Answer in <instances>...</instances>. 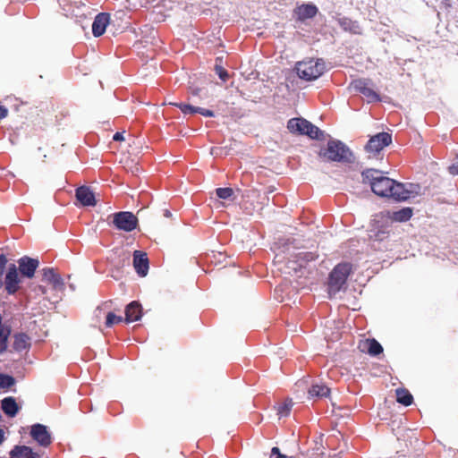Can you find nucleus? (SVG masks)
I'll return each mask as SVG.
<instances>
[{
	"label": "nucleus",
	"mask_w": 458,
	"mask_h": 458,
	"mask_svg": "<svg viewBox=\"0 0 458 458\" xmlns=\"http://www.w3.org/2000/svg\"><path fill=\"white\" fill-rule=\"evenodd\" d=\"M451 174H458V157L454 160L453 164L448 167Z\"/></svg>",
	"instance_id": "nucleus-35"
},
{
	"label": "nucleus",
	"mask_w": 458,
	"mask_h": 458,
	"mask_svg": "<svg viewBox=\"0 0 458 458\" xmlns=\"http://www.w3.org/2000/svg\"><path fill=\"white\" fill-rule=\"evenodd\" d=\"M364 183H369L372 191L379 197L392 198L398 201L406 200L411 197L421 194V188L418 184H403L385 176L383 172L376 169H368L362 173Z\"/></svg>",
	"instance_id": "nucleus-1"
},
{
	"label": "nucleus",
	"mask_w": 458,
	"mask_h": 458,
	"mask_svg": "<svg viewBox=\"0 0 458 458\" xmlns=\"http://www.w3.org/2000/svg\"><path fill=\"white\" fill-rule=\"evenodd\" d=\"M137 223L138 219L131 212H118L114 216V224L120 230L131 232L136 228Z\"/></svg>",
	"instance_id": "nucleus-7"
},
{
	"label": "nucleus",
	"mask_w": 458,
	"mask_h": 458,
	"mask_svg": "<svg viewBox=\"0 0 458 458\" xmlns=\"http://www.w3.org/2000/svg\"><path fill=\"white\" fill-rule=\"evenodd\" d=\"M270 458H288L287 455L282 454L279 451V448L273 447L271 451Z\"/></svg>",
	"instance_id": "nucleus-36"
},
{
	"label": "nucleus",
	"mask_w": 458,
	"mask_h": 458,
	"mask_svg": "<svg viewBox=\"0 0 458 458\" xmlns=\"http://www.w3.org/2000/svg\"><path fill=\"white\" fill-rule=\"evenodd\" d=\"M351 89L361 93L368 98L369 102L378 101V94L370 88V81L369 80H356L351 83Z\"/></svg>",
	"instance_id": "nucleus-9"
},
{
	"label": "nucleus",
	"mask_w": 458,
	"mask_h": 458,
	"mask_svg": "<svg viewBox=\"0 0 458 458\" xmlns=\"http://www.w3.org/2000/svg\"><path fill=\"white\" fill-rule=\"evenodd\" d=\"M318 9L313 4H303L300 6L297 10V14L300 19L305 20L309 18H312L316 15Z\"/></svg>",
	"instance_id": "nucleus-22"
},
{
	"label": "nucleus",
	"mask_w": 458,
	"mask_h": 458,
	"mask_svg": "<svg viewBox=\"0 0 458 458\" xmlns=\"http://www.w3.org/2000/svg\"><path fill=\"white\" fill-rule=\"evenodd\" d=\"M412 216V209L404 208L399 211L388 213V217L396 222H404L409 220Z\"/></svg>",
	"instance_id": "nucleus-21"
},
{
	"label": "nucleus",
	"mask_w": 458,
	"mask_h": 458,
	"mask_svg": "<svg viewBox=\"0 0 458 458\" xmlns=\"http://www.w3.org/2000/svg\"><path fill=\"white\" fill-rule=\"evenodd\" d=\"M1 407L3 411L9 417H14L18 413L20 407L18 406L15 399L12 396L5 397L1 401Z\"/></svg>",
	"instance_id": "nucleus-19"
},
{
	"label": "nucleus",
	"mask_w": 458,
	"mask_h": 458,
	"mask_svg": "<svg viewBox=\"0 0 458 458\" xmlns=\"http://www.w3.org/2000/svg\"><path fill=\"white\" fill-rule=\"evenodd\" d=\"M221 152V148H211V155H218Z\"/></svg>",
	"instance_id": "nucleus-43"
},
{
	"label": "nucleus",
	"mask_w": 458,
	"mask_h": 458,
	"mask_svg": "<svg viewBox=\"0 0 458 458\" xmlns=\"http://www.w3.org/2000/svg\"><path fill=\"white\" fill-rule=\"evenodd\" d=\"M133 267L140 276H146L148 271L147 254L140 250L133 252Z\"/></svg>",
	"instance_id": "nucleus-12"
},
{
	"label": "nucleus",
	"mask_w": 458,
	"mask_h": 458,
	"mask_svg": "<svg viewBox=\"0 0 458 458\" xmlns=\"http://www.w3.org/2000/svg\"><path fill=\"white\" fill-rule=\"evenodd\" d=\"M19 283L20 279L17 267L14 264H12L9 266L8 272L5 276V289L8 293H14L18 290Z\"/></svg>",
	"instance_id": "nucleus-11"
},
{
	"label": "nucleus",
	"mask_w": 458,
	"mask_h": 458,
	"mask_svg": "<svg viewBox=\"0 0 458 458\" xmlns=\"http://www.w3.org/2000/svg\"><path fill=\"white\" fill-rule=\"evenodd\" d=\"M30 436L38 445L45 447L49 445L52 442L51 435L47 428L39 423L31 426Z\"/></svg>",
	"instance_id": "nucleus-10"
},
{
	"label": "nucleus",
	"mask_w": 458,
	"mask_h": 458,
	"mask_svg": "<svg viewBox=\"0 0 458 458\" xmlns=\"http://www.w3.org/2000/svg\"><path fill=\"white\" fill-rule=\"evenodd\" d=\"M109 23V14L101 13L98 14L92 24V32L95 37L103 35Z\"/></svg>",
	"instance_id": "nucleus-16"
},
{
	"label": "nucleus",
	"mask_w": 458,
	"mask_h": 458,
	"mask_svg": "<svg viewBox=\"0 0 458 458\" xmlns=\"http://www.w3.org/2000/svg\"><path fill=\"white\" fill-rule=\"evenodd\" d=\"M198 109L199 111H197V113L201 114L204 116H207V117H213L214 116V113L211 110L203 109L201 107H198Z\"/></svg>",
	"instance_id": "nucleus-37"
},
{
	"label": "nucleus",
	"mask_w": 458,
	"mask_h": 458,
	"mask_svg": "<svg viewBox=\"0 0 458 458\" xmlns=\"http://www.w3.org/2000/svg\"><path fill=\"white\" fill-rule=\"evenodd\" d=\"M114 140L115 141H122V140H124V137H123V132H116L114 135Z\"/></svg>",
	"instance_id": "nucleus-40"
},
{
	"label": "nucleus",
	"mask_w": 458,
	"mask_h": 458,
	"mask_svg": "<svg viewBox=\"0 0 458 458\" xmlns=\"http://www.w3.org/2000/svg\"><path fill=\"white\" fill-rule=\"evenodd\" d=\"M288 130L293 133L305 134L311 139L318 140L323 132L314 124L303 118H293L288 121Z\"/></svg>",
	"instance_id": "nucleus-6"
},
{
	"label": "nucleus",
	"mask_w": 458,
	"mask_h": 458,
	"mask_svg": "<svg viewBox=\"0 0 458 458\" xmlns=\"http://www.w3.org/2000/svg\"><path fill=\"white\" fill-rule=\"evenodd\" d=\"M392 142V137L387 132H380L373 136L365 147L367 152L371 154H377L386 146H388Z\"/></svg>",
	"instance_id": "nucleus-8"
},
{
	"label": "nucleus",
	"mask_w": 458,
	"mask_h": 458,
	"mask_svg": "<svg viewBox=\"0 0 458 458\" xmlns=\"http://www.w3.org/2000/svg\"><path fill=\"white\" fill-rule=\"evenodd\" d=\"M43 280L52 285L53 290L62 292L64 288V284L60 276L55 273L53 268L43 269Z\"/></svg>",
	"instance_id": "nucleus-13"
},
{
	"label": "nucleus",
	"mask_w": 458,
	"mask_h": 458,
	"mask_svg": "<svg viewBox=\"0 0 458 458\" xmlns=\"http://www.w3.org/2000/svg\"><path fill=\"white\" fill-rule=\"evenodd\" d=\"M363 348L368 350V352L371 355H377L383 352L381 344L375 339L367 340L363 344Z\"/></svg>",
	"instance_id": "nucleus-25"
},
{
	"label": "nucleus",
	"mask_w": 458,
	"mask_h": 458,
	"mask_svg": "<svg viewBox=\"0 0 458 458\" xmlns=\"http://www.w3.org/2000/svg\"><path fill=\"white\" fill-rule=\"evenodd\" d=\"M8 115V109L4 106H0V119H4Z\"/></svg>",
	"instance_id": "nucleus-39"
},
{
	"label": "nucleus",
	"mask_w": 458,
	"mask_h": 458,
	"mask_svg": "<svg viewBox=\"0 0 458 458\" xmlns=\"http://www.w3.org/2000/svg\"><path fill=\"white\" fill-rule=\"evenodd\" d=\"M329 393H330V389L327 386L318 385V384L313 385L308 392L309 397H310V398H312V397H318V398L327 397V396H329Z\"/></svg>",
	"instance_id": "nucleus-20"
},
{
	"label": "nucleus",
	"mask_w": 458,
	"mask_h": 458,
	"mask_svg": "<svg viewBox=\"0 0 458 458\" xmlns=\"http://www.w3.org/2000/svg\"><path fill=\"white\" fill-rule=\"evenodd\" d=\"M169 105H173V106L179 107L182 110V112L185 114H195V113H197V111H199L197 106H193L184 104V103L170 102Z\"/></svg>",
	"instance_id": "nucleus-27"
},
{
	"label": "nucleus",
	"mask_w": 458,
	"mask_h": 458,
	"mask_svg": "<svg viewBox=\"0 0 458 458\" xmlns=\"http://www.w3.org/2000/svg\"><path fill=\"white\" fill-rule=\"evenodd\" d=\"M123 320L122 316H116L114 313L111 311H107L106 313V322L105 325L106 327H111L114 324H118Z\"/></svg>",
	"instance_id": "nucleus-26"
},
{
	"label": "nucleus",
	"mask_w": 458,
	"mask_h": 458,
	"mask_svg": "<svg viewBox=\"0 0 458 458\" xmlns=\"http://www.w3.org/2000/svg\"><path fill=\"white\" fill-rule=\"evenodd\" d=\"M4 430L0 428V445L4 441Z\"/></svg>",
	"instance_id": "nucleus-44"
},
{
	"label": "nucleus",
	"mask_w": 458,
	"mask_h": 458,
	"mask_svg": "<svg viewBox=\"0 0 458 458\" xmlns=\"http://www.w3.org/2000/svg\"><path fill=\"white\" fill-rule=\"evenodd\" d=\"M7 259L5 256L0 255V287L3 285L2 276L4 274V269L6 265Z\"/></svg>",
	"instance_id": "nucleus-33"
},
{
	"label": "nucleus",
	"mask_w": 458,
	"mask_h": 458,
	"mask_svg": "<svg viewBox=\"0 0 458 458\" xmlns=\"http://www.w3.org/2000/svg\"><path fill=\"white\" fill-rule=\"evenodd\" d=\"M8 335L9 331L7 329L0 328V352L6 350Z\"/></svg>",
	"instance_id": "nucleus-31"
},
{
	"label": "nucleus",
	"mask_w": 458,
	"mask_h": 458,
	"mask_svg": "<svg viewBox=\"0 0 458 458\" xmlns=\"http://www.w3.org/2000/svg\"><path fill=\"white\" fill-rule=\"evenodd\" d=\"M318 155L327 161L352 163L354 160L351 149L338 140H330Z\"/></svg>",
	"instance_id": "nucleus-3"
},
{
	"label": "nucleus",
	"mask_w": 458,
	"mask_h": 458,
	"mask_svg": "<svg viewBox=\"0 0 458 458\" xmlns=\"http://www.w3.org/2000/svg\"><path fill=\"white\" fill-rule=\"evenodd\" d=\"M15 384V379L4 374H0V388H9Z\"/></svg>",
	"instance_id": "nucleus-30"
},
{
	"label": "nucleus",
	"mask_w": 458,
	"mask_h": 458,
	"mask_svg": "<svg viewBox=\"0 0 458 458\" xmlns=\"http://www.w3.org/2000/svg\"><path fill=\"white\" fill-rule=\"evenodd\" d=\"M216 196L223 199H232L233 190L232 188H217L216 190Z\"/></svg>",
	"instance_id": "nucleus-29"
},
{
	"label": "nucleus",
	"mask_w": 458,
	"mask_h": 458,
	"mask_svg": "<svg viewBox=\"0 0 458 458\" xmlns=\"http://www.w3.org/2000/svg\"><path fill=\"white\" fill-rule=\"evenodd\" d=\"M19 268L21 273L29 278L33 277L35 270L38 267V260L29 257H23L19 259Z\"/></svg>",
	"instance_id": "nucleus-14"
},
{
	"label": "nucleus",
	"mask_w": 458,
	"mask_h": 458,
	"mask_svg": "<svg viewBox=\"0 0 458 458\" xmlns=\"http://www.w3.org/2000/svg\"><path fill=\"white\" fill-rule=\"evenodd\" d=\"M388 235V232L386 230H378L372 234H370L371 238H374L376 241H383Z\"/></svg>",
	"instance_id": "nucleus-32"
},
{
	"label": "nucleus",
	"mask_w": 458,
	"mask_h": 458,
	"mask_svg": "<svg viewBox=\"0 0 458 458\" xmlns=\"http://www.w3.org/2000/svg\"><path fill=\"white\" fill-rule=\"evenodd\" d=\"M341 25L343 26V28H344V30H352V28L348 27L347 21H345V20L341 21Z\"/></svg>",
	"instance_id": "nucleus-42"
},
{
	"label": "nucleus",
	"mask_w": 458,
	"mask_h": 458,
	"mask_svg": "<svg viewBox=\"0 0 458 458\" xmlns=\"http://www.w3.org/2000/svg\"><path fill=\"white\" fill-rule=\"evenodd\" d=\"M35 290L37 292H39L41 294H46L47 293V289L45 286H42V285H38L35 288Z\"/></svg>",
	"instance_id": "nucleus-41"
},
{
	"label": "nucleus",
	"mask_w": 458,
	"mask_h": 458,
	"mask_svg": "<svg viewBox=\"0 0 458 458\" xmlns=\"http://www.w3.org/2000/svg\"><path fill=\"white\" fill-rule=\"evenodd\" d=\"M293 405V403L292 400H286L283 404H281L277 409V414L280 417H286L288 416L292 407Z\"/></svg>",
	"instance_id": "nucleus-28"
},
{
	"label": "nucleus",
	"mask_w": 458,
	"mask_h": 458,
	"mask_svg": "<svg viewBox=\"0 0 458 458\" xmlns=\"http://www.w3.org/2000/svg\"><path fill=\"white\" fill-rule=\"evenodd\" d=\"M164 216L166 217H170L172 216V214L170 213L169 210L166 209V210H165Z\"/></svg>",
	"instance_id": "nucleus-45"
},
{
	"label": "nucleus",
	"mask_w": 458,
	"mask_h": 458,
	"mask_svg": "<svg viewBox=\"0 0 458 458\" xmlns=\"http://www.w3.org/2000/svg\"><path fill=\"white\" fill-rule=\"evenodd\" d=\"M10 458H40L30 446L15 445L10 452Z\"/></svg>",
	"instance_id": "nucleus-18"
},
{
	"label": "nucleus",
	"mask_w": 458,
	"mask_h": 458,
	"mask_svg": "<svg viewBox=\"0 0 458 458\" xmlns=\"http://www.w3.org/2000/svg\"><path fill=\"white\" fill-rule=\"evenodd\" d=\"M141 316V305L138 301H131L126 306L124 320L127 323L138 321L140 319Z\"/></svg>",
	"instance_id": "nucleus-17"
},
{
	"label": "nucleus",
	"mask_w": 458,
	"mask_h": 458,
	"mask_svg": "<svg viewBox=\"0 0 458 458\" xmlns=\"http://www.w3.org/2000/svg\"><path fill=\"white\" fill-rule=\"evenodd\" d=\"M351 270L352 267L349 263H341L330 273L328 281V294L330 298H334L344 289Z\"/></svg>",
	"instance_id": "nucleus-5"
},
{
	"label": "nucleus",
	"mask_w": 458,
	"mask_h": 458,
	"mask_svg": "<svg viewBox=\"0 0 458 458\" xmlns=\"http://www.w3.org/2000/svg\"><path fill=\"white\" fill-rule=\"evenodd\" d=\"M297 75L307 81L319 78L326 70L325 62L322 59L306 58L295 64Z\"/></svg>",
	"instance_id": "nucleus-4"
},
{
	"label": "nucleus",
	"mask_w": 458,
	"mask_h": 458,
	"mask_svg": "<svg viewBox=\"0 0 458 458\" xmlns=\"http://www.w3.org/2000/svg\"><path fill=\"white\" fill-rule=\"evenodd\" d=\"M395 392H396V400L398 403H400L405 406L411 404V403L413 401V397L408 390L399 388V389H396Z\"/></svg>",
	"instance_id": "nucleus-23"
},
{
	"label": "nucleus",
	"mask_w": 458,
	"mask_h": 458,
	"mask_svg": "<svg viewBox=\"0 0 458 458\" xmlns=\"http://www.w3.org/2000/svg\"><path fill=\"white\" fill-rule=\"evenodd\" d=\"M30 345V338L25 334H18L14 336L13 347L17 351H22Z\"/></svg>",
	"instance_id": "nucleus-24"
},
{
	"label": "nucleus",
	"mask_w": 458,
	"mask_h": 458,
	"mask_svg": "<svg viewBox=\"0 0 458 458\" xmlns=\"http://www.w3.org/2000/svg\"><path fill=\"white\" fill-rule=\"evenodd\" d=\"M106 312H103V308L101 307H98L95 310V317L98 320H100L101 318H102V315H105L106 316Z\"/></svg>",
	"instance_id": "nucleus-38"
},
{
	"label": "nucleus",
	"mask_w": 458,
	"mask_h": 458,
	"mask_svg": "<svg viewBox=\"0 0 458 458\" xmlns=\"http://www.w3.org/2000/svg\"><path fill=\"white\" fill-rule=\"evenodd\" d=\"M76 198L83 206H95L98 201L93 191L87 186L76 190Z\"/></svg>",
	"instance_id": "nucleus-15"
},
{
	"label": "nucleus",
	"mask_w": 458,
	"mask_h": 458,
	"mask_svg": "<svg viewBox=\"0 0 458 458\" xmlns=\"http://www.w3.org/2000/svg\"><path fill=\"white\" fill-rule=\"evenodd\" d=\"M311 253L294 252L293 247L279 248L275 263L277 269L285 275L297 274L306 261L313 259Z\"/></svg>",
	"instance_id": "nucleus-2"
},
{
	"label": "nucleus",
	"mask_w": 458,
	"mask_h": 458,
	"mask_svg": "<svg viewBox=\"0 0 458 458\" xmlns=\"http://www.w3.org/2000/svg\"><path fill=\"white\" fill-rule=\"evenodd\" d=\"M216 73L217 75L219 76V78L222 80V81H226L227 77H228V73L227 72L222 68L221 66H218L216 65Z\"/></svg>",
	"instance_id": "nucleus-34"
}]
</instances>
